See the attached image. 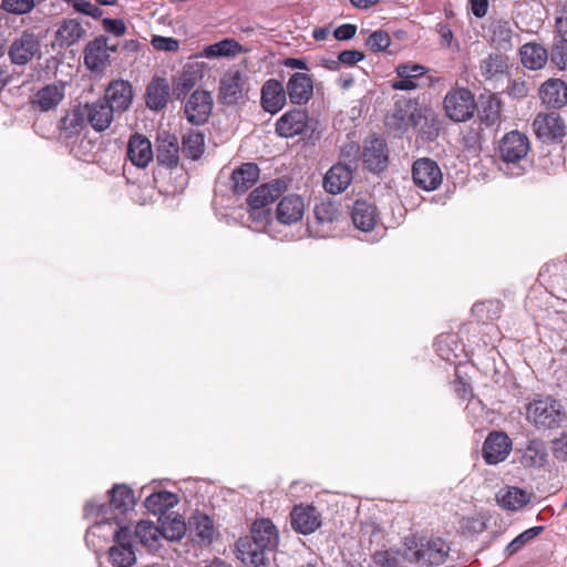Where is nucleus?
Wrapping results in <instances>:
<instances>
[{
    "instance_id": "nucleus-53",
    "label": "nucleus",
    "mask_w": 567,
    "mask_h": 567,
    "mask_svg": "<svg viewBox=\"0 0 567 567\" xmlns=\"http://www.w3.org/2000/svg\"><path fill=\"white\" fill-rule=\"evenodd\" d=\"M151 43L158 51L175 52L179 48V42L171 37L154 35Z\"/></svg>"
},
{
    "instance_id": "nucleus-37",
    "label": "nucleus",
    "mask_w": 567,
    "mask_h": 567,
    "mask_svg": "<svg viewBox=\"0 0 567 567\" xmlns=\"http://www.w3.org/2000/svg\"><path fill=\"white\" fill-rule=\"evenodd\" d=\"M522 64L529 70H540L548 61L547 50L539 43L528 42L520 47Z\"/></svg>"
},
{
    "instance_id": "nucleus-44",
    "label": "nucleus",
    "mask_w": 567,
    "mask_h": 567,
    "mask_svg": "<svg viewBox=\"0 0 567 567\" xmlns=\"http://www.w3.org/2000/svg\"><path fill=\"white\" fill-rule=\"evenodd\" d=\"M134 537L138 538L141 544H143L144 546L154 548L157 546L158 540L161 538L159 526H156L154 523L150 520H141L137 523L135 527L133 538Z\"/></svg>"
},
{
    "instance_id": "nucleus-45",
    "label": "nucleus",
    "mask_w": 567,
    "mask_h": 567,
    "mask_svg": "<svg viewBox=\"0 0 567 567\" xmlns=\"http://www.w3.org/2000/svg\"><path fill=\"white\" fill-rule=\"evenodd\" d=\"M182 144L187 157L198 159L204 153L205 138L200 132L190 130L183 135Z\"/></svg>"
},
{
    "instance_id": "nucleus-22",
    "label": "nucleus",
    "mask_w": 567,
    "mask_h": 567,
    "mask_svg": "<svg viewBox=\"0 0 567 567\" xmlns=\"http://www.w3.org/2000/svg\"><path fill=\"white\" fill-rule=\"evenodd\" d=\"M84 109L87 123L95 132H104L111 126L115 112L107 102L97 100L85 103Z\"/></svg>"
},
{
    "instance_id": "nucleus-24",
    "label": "nucleus",
    "mask_w": 567,
    "mask_h": 567,
    "mask_svg": "<svg viewBox=\"0 0 567 567\" xmlns=\"http://www.w3.org/2000/svg\"><path fill=\"white\" fill-rule=\"evenodd\" d=\"M305 214L303 198L290 194L280 199L276 209V218L284 225H292L300 221Z\"/></svg>"
},
{
    "instance_id": "nucleus-38",
    "label": "nucleus",
    "mask_w": 567,
    "mask_h": 567,
    "mask_svg": "<svg viewBox=\"0 0 567 567\" xmlns=\"http://www.w3.org/2000/svg\"><path fill=\"white\" fill-rule=\"evenodd\" d=\"M243 51V47L234 39H224L219 42L209 44L203 49L199 56L207 59L233 58Z\"/></svg>"
},
{
    "instance_id": "nucleus-17",
    "label": "nucleus",
    "mask_w": 567,
    "mask_h": 567,
    "mask_svg": "<svg viewBox=\"0 0 567 567\" xmlns=\"http://www.w3.org/2000/svg\"><path fill=\"white\" fill-rule=\"evenodd\" d=\"M309 116L305 110L295 109L284 113L276 122L279 136L290 138L302 134L308 127Z\"/></svg>"
},
{
    "instance_id": "nucleus-5",
    "label": "nucleus",
    "mask_w": 567,
    "mask_h": 567,
    "mask_svg": "<svg viewBox=\"0 0 567 567\" xmlns=\"http://www.w3.org/2000/svg\"><path fill=\"white\" fill-rule=\"evenodd\" d=\"M404 557L420 564L421 566H439L449 557L450 546L441 537L421 539H408Z\"/></svg>"
},
{
    "instance_id": "nucleus-21",
    "label": "nucleus",
    "mask_w": 567,
    "mask_h": 567,
    "mask_svg": "<svg viewBox=\"0 0 567 567\" xmlns=\"http://www.w3.org/2000/svg\"><path fill=\"white\" fill-rule=\"evenodd\" d=\"M287 96L284 84L276 79H270L261 87V106L266 112L275 114L286 105Z\"/></svg>"
},
{
    "instance_id": "nucleus-7",
    "label": "nucleus",
    "mask_w": 567,
    "mask_h": 567,
    "mask_svg": "<svg viewBox=\"0 0 567 567\" xmlns=\"http://www.w3.org/2000/svg\"><path fill=\"white\" fill-rule=\"evenodd\" d=\"M41 39L34 31L27 29L14 37L8 47V58L13 65H27L42 56Z\"/></svg>"
},
{
    "instance_id": "nucleus-2",
    "label": "nucleus",
    "mask_w": 567,
    "mask_h": 567,
    "mask_svg": "<svg viewBox=\"0 0 567 567\" xmlns=\"http://www.w3.org/2000/svg\"><path fill=\"white\" fill-rule=\"evenodd\" d=\"M287 187L286 179H270L250 192L247 197L248 219L256 230L266 227L271 216L268 206L278 199Z\"/></svg>"
},
{
    "instance_id": "nucleus-31",
    "label": "nucleus",
    "mask_w": 567,
    "mask_h": 567,
    "mask_svg": "<svg viewBox=\"0 0 567 567\" xmlns=\"http://www.w3.org/2000/svg\"><path fill=\"white\" fill-rule=\"evenodd\" d=\"M548 462V452L542 439L533 437L522 450L520 464L526 468H542Z\"/></svg>"
},
{
    "instance_id": "nucleus-16",
    "label": "nucleus",
    "mask_w": 567,
    "mask_h": 567,
    "mask_svg": "<svg viewBox=\"0 0 567 567\" xmlns=\"http://www.w3.org/2000/svg\"><path fill=\"white\" fill-rule=\"evenodd\" d=\"M237 558L245 565L262 567L270 561L271 550H264L260 544L249 538L241 537L236 544Z\"/></svg>"
},
{
    "instance_id": "nucleus-18",
    "label": "nucleus",
    "mask_w": 567,
    "mask_h": 567,
    "mask_svg": "<svg viewBox=\"0 0 567 567\" xmlns=\"http://www.w3.org/2000/svg\"><path fill=\"white\" fill-rule=\"evenodd\" d=\"M133 87L128 81H112L106 91L103 101L112 106L115 113L126 112L133 102Z\"/></svg>"
},
{
    "instance_id": "nucleus-9",
    "label": "nucleus",
    "mask_w": 567,
    "mask_h": 567,
    "mask_svg": "<svg viewBox=\"0 0 567 567\" xmlns=\"http://www.w3.org/2000/svg\"><path fill=\"white\" fill-rule=\"evenodd\" d=\"M114 545L109 549V559L115 567H131L135 560L133 533L128 527L113 528Z\"/></svg>"
},
{
    "instance_id": "nucleus-34",
    "label": "nucleus",
    "mask_w": 567,
    "mask_h": 567,
    "mask_svg": "<svg viewBox=\"0 0 567 567\" xmlns=\"http://www.w3.org/2000/svg\"><path fill=\"white\" fill-rule=\"evenodd\" d=\"M248 537L260 544L264 550L274 551L279 543L278 530L269 519L256 520Z\"/></svg>"
},
{
    "instance_id": "nucleus-20",
    "label": "nucleus",
    "mask_w": 567,
    "mask_h": 567,
    "mask_svg": "<svg viewBox=\"0 0 567 567\" xmlns=\"http://www.w3.org/2000/svg\"><path fill=\"white\" fill-rule=\"evenodd\" d=\"M364 164L371 173H381L388 165L386 143L381 137H371L365 141L363 151Z\"/></svg>"
},
{
    "instance_id": "nucleus-6",
    "label": "nucleus",
    "mask_w": 567,
    "mask_h": 567,
    "mask_svg": "<svg viewBox=\"0 0 567 567\" xmlns=\"http://www.w3.org/2000/svg\"><path fill=\"white\" fill-rule=\"evenodd\" d=\"M248 93V76L239 69H229L220 76L217 94L219 103L226 106L245 104Z\"/></svg>"
},
{
    "instance_id": "nucleus-10",
    "label": "nucleus",
    "mask_w": 567,
    "mask_h": 567,
    "mask_svg": "<svg viewBox=\"0 0 567 567\" xmlns=\"http://www.w3.org/2000/svg\"><path fill=\"white\" fill-rule=\"evenodd\" d=\"M529 150V138L517 130L506 133L499 142L501 158L507 164H516L525 159Z\"/></svg>"
},
{
    "instance_id": "nucleus-8",
    "label": "nucleus",
    "mask_w": 567,
    "mask_h": 567,
    "mask_svg": "<svg viewBox=\"0 0 567 567\" xmlns=\"http://www.w3.org/2000/svg\"><path fill=\"white\" fill-rule=\"evenodd\" d=\"M446 116L456 123L470 121L476 110L474 94L465 87L450 90L443 101Z\"/></svg>"
},
{
    "instance_id": "nucleus-46",
    "label": "nucleus",
    "mask_w": 567,
    "mask_h": 567,
    "mask_svg": "<svg viewBox=\"0 0 567 567\" xmlns=\"http://www.w3.org/2000/svg\"><path fill=\"white\" fill-rule=\"evenodd\" d=\"M412 177H442V172L434 159L421 157L412 165Z\"/></svg>"
},
{
    "instance_id": "nucleus-11",
    "label": "nucleus",
    "mask_w": 567,
    "mask_h": 567,
    "mask_svg": "<svg viewBox=\"0 0 567 567\" xmlns=\"http://www.w3.org/2000/svg\"><path fill=\"white\" fill-rule=\"evenodd\" d=\"M536 136L545 142L561 141L566 135V125L557 112L539 113L533 121Z\"/></svg>"
},
{
    "instance_id": "nucleus-4",
    "label": "nucleus",
    "mask_w": 567,
    "mask_h": 567,
    "mask_svg": "<svg viewBox=\"0 0 567 567\" xmlns=\"http://www.w3.org/2000/svg\"><path fill=\"white\" fill-rule=\"evenodd\" d=\"M344 221L343 214L330 199L317 202L312 209V218L308 220V230L320 238L334 237Z\"/></svg>"
},
{
    "instance_id": "nucleus-14",
    "label": "nucleus",
    "mask_w": 567,
    "mask_h": 567,
    "mask_svg": "<svg viewBox=\"0 0 567 567\" xmlns=\"http://www.w3.org/2000/svg\"><path fill=\"white\" fill-rule=\"evenodd\" d=\"M412 121V126L423 141L431 142L439 136L441 122L432 109L416 104Z\"/></svg>"
},
{
    "instance_id": "nucleus-3",
    "label": "nucleus",
    "mask_w": 567,
    "mask_h": 567,
    "mask_svg": "<svg viewBox=\"0 0 567 567\" xmlns=\"http://www.w3.org/2000/svg\"><path fill=\"white\" fill-rule=\"evenodd\" d=\"M526 420L538 430H551L561 425L566 414L558 400L537 395L526 404Z\"/></svg>"
},
{
    "instance_id": "nucleus-62",
    "label": "nucleus",
    "mask_w": 567,
    "mask_h": 567,
    "mask_svg": "<svg viewBox=\"0 0 567 567\" xmlns=\"http://www.w3.org/2000/svg\"><path fill=\"white\" fill-rule=\"evenodd\" d=\"M556 30L560 39L567 41V6L557 12Z\"/></svg>"
},
{
    "instance_id": "nucleus-27",
    "label": "nucleus",
    "mask_w": 567,
    "mask_h": 567,
    "mask_svg": "<svg viewBox=\"0 0 567 567\" xmlns=\"http://www.w3.org/2000/svg\"><path fill=\"white\" fill-rule=\"evenodd\" d=\"M491 41L498 51H511L518 40L513 23L508 20H493L489 24Z\"/></svg>"
},
{
    "instance_id": "nucleus-1",
    "label": "nucleus",
    "mask_w": 567,
    "mask_h": 567,
    "mask_svg": "<svg viewBox=\"0 0 567 567\" xmlns=\"http://www.w3.org/2000/svg\"><path fill=\"white\" fill-rule=\"evenodd\" d=\"M109 494V504H99L92 501L84 507L85 516L95 518L94 534L106 525H114V528L123 527L121 525L123 515L135 505L133 492L125 484H115Z\"/></svg>"
},
{
    "instance_id": "nucleus-40",
    "label": "nucleus",
    "mask_w": 567,
    "mask_h": 567,
    "mask_svg": "<svg viewBox=\"0 0 567 567\" xmlns=\"http://www.w3.org/2000/svg\"><path fill=\"white\" fill-rule=\"evenodd\" d=\"M161 537L167 540H179L184 537L187 525L178 515L168 514L161 519Z\"/></svg>"
},
{
    "instance_id": "nucleus-30",
    "label": "nucleus",
    "mask_w": 567,
    "mask_h": 567,
    "mask_svg": "<svg viewBox=\"0 0 567 567\" xmlns=\"http://www.w3.org/2000/svg\"><path fill=\"white\" fill-rule=\"evenodd\" d=\"M171 87L168 82L159 76H155L147 84L145 91L146 106L152 111H161L166 107L169 100Z\"/></svg>"
},
{
    "instance_id": "nucleus-41",
    "label": "nucleus",
    "mask_w": 567,
    "mask_h": 567,
    "mask_svg": "<svg viewBox=\"0 0 567 567\" xmlns=\"http://www.w3.org/2000/svg\"><path fill=\"white\" fill-rule=\"evenodd\" d=\"M507 58L502 54H489L480 63V73L486 80H492L507 72Z\"/></svg>"
},
{
    "instance_id": "nucleus-54",
    "label": "nucleus",
    "mask_w": 567,
    "mask_h": 567,
    "mask_svg": "<svg viewBox=\"0 0 567 567\" xmlns=\"http://www.w3.org/2000/svg\"><path fill=\"white\" fill-rule=\"evenodd\" d=\"M350 184L351 179H322L323 189L331 195H338L346 192Z\"/></svg>"
},
{
    "instance_id": "nucleus-55",
    "label": "nucleus",
    "mask_w": 567,
    "mask_h": 567,
    "mask_svg": "<svg viewBox=\"0 0 567 567\" xmlns=\"http://www.w3.org/2000/svg\"><path fill=\"white\" fill-rule=\"evenodd\" d=\"M73 8L83 14L90 16L94 19H100L103 14L102 9L89 0H76Z\"/></svg>"
},
{
    "instance_id": "nucleus-64",
    "label": "nucleus",
    "mask_w": 567,
    "mask_h": 567,
    "mask_svg": "<svg viewBox=\"0 0 567 567\" xmlns=\"http://www.w3.org/2000/svg\"><path fill=\"white\" fill-rule=\"evenodd\" d=\"M373 560L379 567H396L395 558L389 551H377Z\"/></svg>"
},
{
    "instance_id": "nucleus-42",
    "label": "nucleus",
    "mask_w": 567,
    "mask_h": 567,
    "mask_svg": "<svg viewBox=\"0 0 567 567\" xmlns=\"http://www.w3.org/2000/svg\"><path fill=\"white\" fill-rule=\"evenodd\" d=\"M178 503L177 495L167 491L153 493L145 499V507L154 514L163 513Z\"/></svg>"
},
{
    "instance_id": "nucleus-25",
    "label": "nucleus",
    "mask_w": 567,
    "mask_h": 567,
    "mask_svg": "<svg viewBox=\"0 0 567 567\" xmlns=\"http://www.w3.org/2000/svg\"><path fill=\"white\" fill-rule=\"evenodd\" d=\"M109 50L115 51L116 48L107 47V39L99 37L90 41L84 50V63L91 71H101L109 62Z\"/></svg>"
},
{
    "instance_id": "nucleus-61",
    "label": "nucleus",
    "mask_w": 567,
    "mask_h": 567,
    "mask_svg": "<svg viewBox=\"0 0 567 567\" xmlns=\"http://www.w3.org/2000/svg\"><path fill=\"white\" fill-rule=\"evenodd\" d=\"M528 91L526 82L522 80H513L508 85V94L514 99L527 96Z\"/></svg>"
},
{
    "instance_id": "nucleus-39",
    "label": "nucleus",
    "mask_w": 567,
    "mask_h": 567,
    "mask_svg": "<svg viewBox=\"0 0 567 567\" xmlns=\"http://www.w3.org/2000/svg\"><path fill=\"white\" fill-rule=\"evenodd\" d=\"M189 529L199 542L204 544H210L214 538V523L210 517L204 513L196 512L193 514L189 519Z\"/></svg>"
},
{
    "instance_id": "nucleus-51",
    "label": "nucleus",
    "mask_w": 567,
    "mask_h": 567,
    "mask_svg": "<svg viewBox=\"0 0 567 567\" xmlns=\"http://www.w3.org/2000/svg\"><path fill=\"white\" fill-rule=\"evenodd\" d=\"M391 39L385 31H375L367 39V47L372 52H382L389 48Z\"/></svg>"
},
{
    "instance_id": "nucleus-12",
    "label": "nucleus",
    "mask_w": 567,
    "mask_h": 567,
    "mask_svg": "<svg viewBox=\"0 0 567 567\" xmlns=\"http://www.w3.org/2000/svg\"><path fill=\"white\" fill-rule=\"evenodd\" d=\"M416 103L409 100L396 101L391 112L385 116V126L395 136L402 137L412 126V114Z\"/></svg>"
},
{
    "instance_id": "nucleus-36",
    "label": "nucleus",
    "mask_w": 567,
    "mask_h": 567,
    "mask_svg": "<svg viewBox=\"0 0 567 567\" xmlns=\"http://www.w3.org/2000/svg\"><path fill=\"white\" fill-rule=\"evenodd\" d=\"M377 217L375 207L372 204L361 199L354 202L351 219L358 229L362 231L372 230L377 225Z\"/></svg>"
},
{
    "instance_id": "nucleus-48",
    "label": "nucleus",
    "mask_w": 567,
    "mask_h": 567,
    "mask_svg": "<svg viewBox=\"0 0 567 567\" xmlns=\"http://www.w3.org/2000/svg\"><path fill=\"white\" fill-rule=\"evenodd\" d=\"M35 0H1V9L8 13L23 16L35 8Z\"/></svg>"
},
{
    "instance_id": "nucleus-59",
    "label": "nucleus",
    "mask_w": 567,
    "mask_h": 567,
    "mask_svg": "<svg viewBox=\"0 0 567 567\" xmlns=\"http://www.w3.org/2000/svg\"><path fill=\"white\" fill-rule=\"evenodd\" d=\"M353 171L351 163H338L330 167L323 177H352Z\"/></svg>"
},
{
    "instance_id": "nucleus-60",
    "label": "nucleus",
    "mask_w": 567,
    "mask_h": 567,
    "mask_svg": "<svg viewBox=\"0 0 567 567\" xmlns=\"http://www.w3.org/2000/svg\"><path fill=\"white\" fill-rule=\"evenodd\" d=\"M259 167L255 163H244L233 171L230 177H258Z\"/></svg>"
},
{
    "instance_id": "nucleus-23",
    "label": "nucleus",
    "mask_w": 567,
    "mask_h": 567,
    "mask_svg": "<svg viewBox=\"0 0 567 567\" xmlns=\"http://www.w3.org/2000/svg\"><path fill=\"white\" fill-rule=\"evenodd\" d=\"M290 518L292 528L303 535L313 533L321 525L320 514L316 507L310 505L295 506Z\"/></svg>"
},
{
    "instance_id": "nucleus-32",
    "label": "nucleus",
    "mask_w": 567,
    "mask_h": 567,
    "mask_svg": "<svg viewBox=\"0 0 567 567\" xmlns=\"http://www.w3.org/2000/svg\"><path fill=\"white\" fill-rule=\"evenodd\" d=\"M532 501V493L517 486H505L496 494L497 504L506 511L516 512Z\"/></svg>"
},
{
    "instance_id": "nucleus-49",
    "label": "nucleus",
    "mask_w": 567,
    "mask_h": 567,
    "mask_svg": "<svg viewBox=\"0 0 567 567\" xmlns=\"http://www.w3.org/2000/svg\"><path fill=\"white\" fill-rule=\"evenodd\" d=\"M550 450L556 461L567 464V430L561 431L550 441Z\"/></svg>"
},
{
    "instance_id": "nucleus-56",
    "label": "nucleus",
    "mask_w": 567,
    "mask_h": 567,
    "mask_svg": "<svg viewBox=\"0 0 567 567\" xmlns=\"http://www.w3.org/2000/svg\"><path fill=\"white\" fill-rule=\"evenodd\" d=\"M501 106L498 101H489L483 111L482 121L487 125H494L499 120Z\"/></svg>"
},
{
    "instance_id": "nucleus-35",
    "label": "nucleus",
    "mask_w": 567,
    "mask_h": 567,
    "mask_svg": "<svg viewBox=\"0 0 567 567\" xmlns=\"http://www.w3.org/2000/svg\"><path fill=\"white\" fill-rule=\"evenodd\" d=\"M89 125L84 104L74 105L68 110L60 121V130L65 137L81 133Z\"/></svg>"
},
{
    "instance_id": "nucleus-28",
    "label": "nucleus",
    "mask_w": 567,
    "mask_h": 567,
    "mask_svg": "<svg viewBox=\"0 0 567 567\" xmlns=\"http://www.w3.org/2000/svg\"><path fill=\"white\" fill-rule=\"evenodd\" d=\"M542 102L550 109H560L567 104V85L560 79H548L539 87Z\"/></svg>"
},
{
    "instance_id": "nucleus-29",
    "label": "nucleus",
    "mask_w": 567,
    "mask_h": 567,
    "mask_svg": "<svg viewBox=\"0 0 567 567\" xmlns=\"http://www.w3.org/2000/svg\"><path fill=\"white\" fill-rule=\"evenodd\" d=\"M65 85L63 82H54L41 87L34 94L32 104L42 112L55 109L64 99Z\"/></svg>"
},
{
    "instance_id": "nucleus-43",
    "label": "nucleus",
    "mask_w": 567,
    "mask_h": 567,
    "mask_svg": "<svg viewBox=\"0 0 567 567\" xmlns=\"http://www.w3.org/2000/svg\"><path fill=\"white\" fill-rule=\"evenodd\" d=\"M85 33L80 21L76 19L64 20L58 29V38L61 43L72 45L76 43Z\"/></svg>"
},
{
    "instance_id": "nucleus-58",
    "label": "nucleus",
    "mask_w": 567,
    "mask_h": 567,
    "mask_svg": "<svg viewBox=\"0 0 567 567\" xmlns=\"http://www.w3.org/2000/svg\"><path fill=\"white\" fill-rule=\"evenodd\" d=\"M340 64L352 66L364 59V53L359 50H344L339 53Z\"/></svg>"
},
{
    "instance_id": "nucleus-50",
    "label": "nucleus",
    "mask_w": 567,
    "mask_h": 567,
    "mask_svg": "<svg viewBox=\"0 0 567 567\" xmlns=\"http://www.w3.org/2000/svg\"><path fill=\"white\" fill-rule=\"evenodd\" d=\"M395 72L399 78H408L409 80L416 82L417 79L422 78L426 73V68L417 63H404L399 64L395 68Z\"/></svg>"
},
{
    "instance_id": "nucleus-57",
    "label": "nucleus",
    "mask_w": 567,
    "mask_h": 567,
    "mask_svg": "<svg viewBox=\"0 0 567 567\" xmlns=\"http://www.w3.org/2000/svg\"><path fill=\"white\" fill-rule=\"evenodd\" d=\"M102 23L105 31L116 37H122L126 32V25L122 19L105 18Z\"/></svg>"
},
{
    "instance_id": "nucleus-33",
    "label": "nucleus",
    "mask_w": 567,
    "mask_h": 567,
    "mask_svg": "<svg viewBox=\"0 0 567 567\" xmlns=\"http://www.w3.org/2000/svg\"><path fill=\"white\" fill-rule=\"evenodd\" d=\"M127 156L133 165L146 167L154 156L150 140L141 134L132 135L127 145Z\"/></svg>"
},
{
    "instance_id": "nucleus-52",
    "label": "nucleus",
    "mask_w": 567,
    "mask_h": 567,
    "mask_svg": "<svg viewBox=\"0 0 567 567\" xmlns=\"http://www.w3.org/2000/svg\"><path fill=\"white\" fill-rule=\"evenodd\" d=\"M550 61L559 70H567V41L560 40V42L553 47Z\"/></svg>"
},
{
    "instance_id": "nucleus-26",
    "label": "nucleus",
    "mask_w": 567,
    "mask_h": 567,
    "mask_svg": "<svg viewBox=\"0 0 567 567\" xmlns=\"http://www.w3.org/2000/svg\"><path fill=\"white\" fill-rule=\"evenodd\" d=\"M156 161L158 165L173 168L179 162V145L175 135L162 132L157 137Z\"/></svg>"
},
{
    "instance_id": "nucleus-13",
    "label": "nucleus",
    "mask_w": 567,
    "mask_h": 567,
    "mask_svg": "<svg viewBox=\"0 0 567 567\" xmlns=\"http://www.w3.org/2000/svg\"><path fill=\"white\" fill-rule=\"evenodd\" d=\"M512 451V440L504 432H492L485 439L482 456L489 465H496L507 458Z\"/></svg>"
},
{
    "instance_id": "nucleus-15",
    "label": "nucleus",
    "mask_w": 567,
    "mask_h": 567,
    "mask_svg": "<svg viewBox=\"0 0 567 567\" xmlns=\"http://www.w3.org/2000/svg\"><path fill=\"white\" fill-rule=\"evenodd\" d=\"M213 110V99L207 91H195L185 104V115L189 123L195 125L204 124Z\"/></svg>"
},
{
    "instance_id": "nucleus-47",
    "label": "nucleus",
    "mask_w": 567,
    "mask_h": 567,
    "mask_svg": "<svg viewBox=\"0 0 567 567\" xmlns=\"http://www.w3.org/2000/svg\"><path fill=\"white\" fill-rule=\"evenodd\" d=\"M544 530V526L530 527L516 536L505 548L506 556L516 554L520 548L537 537Z\"/></svg>"
},
{
    "instance_id": "nucleus-19",
    "label": "nucleus",
    "mask_w": 567,
    "mask_h": 567,
    "mask_svg": "<svg viewBox=\"0 0 567 567\" xmlns=\"http://www.w3.org/2000/svg\"><path fill=\"white\" fill-rule=\"evenodd\" d=\"M285 87L292 104L303 105L312 97L313 80L307 73L297 72L290 76Z\"/></svg>"
},
{
    "instance_id": "nucleus-63",
    "label": "nucleus",
    "mask_w": 567,
    "mask_h": 567,
    "mask_svg": "<svg viewBox=\"0 0 567 567\" xmlns=\"http://www.w3.org/2000/svg\"><path fill=\"white\" fill-rule=\"evenodd\" d=\"M357 27L354 24L346 23L340 27H338L333 35L337 40H350L355 35Z\"/></svg>"
}]
</instances>
